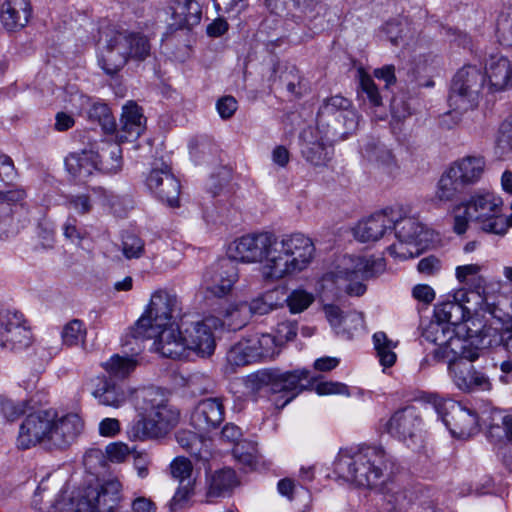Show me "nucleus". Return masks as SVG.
I'll return each mask as SVG.
<instances>
[{"label": "nucleus", "instance_id": "nucleus-1", "mask_svg": "<svg viewBox=\"0 0 512 512\" xmlns=\"http://www.w3.org/2000/svg\"><path fill=\"white\" fill-rule=\"evenodd\" d=\"M227 254L234 262L263 261V278L266 281H279L305 270L314 258L315 246L302 233L278 237L272 232H260L235 239L228 246Z\"/></svg>", "mask_w": 512, "mask_h": 512}, {"label": "nucleus", "instance_id": "nucleus-2", "mask_svg": "<svg viewBox=\"0 0 512 512\" xmlns=\"http://www.w3.org/2000/svg\"><path fill=\"white\" fill-rule=\"evenodd\" d=\"M83 429L84 421L78 412L39 409L28 413L20 424L16 445L21 450L38 445L49 450H64L76 441Z\"/></svg>", "mask_w": 512, "mask_h": 512}, {"label": "nucleus", "instance_id": "nucleus-3", "mask_svg": "<svg viewBox=\"0 0 512 512\" xmlns=\"http://www.w3.org/2000/svg\"><path fill=\"white\" fill-rule=\"evenodd\" d=\"M470 311L450 299L438 304L434 310L438 323L432 324L423 336L438 344L439 350L478 359L484 339L479 330L468 325Z\"/></svg>", "mask_w": 512, "mask_h": 512}, {"label": "nucleus", "instance_id": "nucleus-4", "mask_svg": "<svg viewBox=\"0 0 512 512\" xmlns=\"http://www.w3.org/2000/svg\"><path fill=\"white\" fill-rule=\"evenodd\" d=\"M138 419L130 434L135 439H157L167 435L179 422L180 413L167 402L161 386H139L133 394Z\"/></svg>", "mask_w": 512, "mask_h": 512}, {"label": "nucleus", "instance_id": "nucleus-5", "mask_svg": "<svg viewBox=\"0 0 512 512\" xmlns=\"http://www.w3.org/2000/svg\"><path fill=\"white\" fill-rule=\"evenodd\" d=\"M390 457L381 446H362L350 453H339L334 471L359 487L379 489L384 482Z\"/></svg>", "mask_w": 512, "mask_h": 512}, {"label": "nucleus", "instance_id": "nucleus-6", "mask_svg": "<svg viewBox=\"0 0 512 512\" xmlns=\"http://www.w3.org/2000/svg\"><path fill=\"white\" fill-rule=\"evenodd\" d=\"M216 317H208L202 322L194 323L186 329L187 336H182L179 327L163 330L157 341V351L164 357L180 358L187 349L202 356H210L215 349V339L212 329L221 326Z\"/></svg>", "mask_w": 512, "mask_h": 512}, {"label": "nucleus", "instance_id": "nucleus-7", "mask_svg": "<svg viewBox=\"0 0 512 512\" xmlns=\"http://www.w3.org/2000/svg\"><path fill=\"white\" fill-rule=\"evenodd\" d=\"M179 311V301L175 294L165 290L156 291L152 294L145 313L131 328L129 337L136 341L155 338L153 346L157 351L160 333L165 329L177 327L172 323V319Z\"/></svg>", "mask_w": 512, "mask_h": 512}, {"label": "nucleus", "instance_id": "nucleus-8", "mask_svg": "<svg viewBox=\"0 0 512 512\" xmlns=\"http://www.w3.org/2000/svg\"><path fill=\"white\" fill-rule=\"evenodd\" d=\"M359 125V115L349 99L335 95L324 99L317 113V129L327 140L341 139L353 133Z\"/></svg>", "mask_w": 512, "mask_h": 512}, {"label": "nucleus", "instance_id": "nucleus-9", "mask_svg": "<svg viewBox=\"0 0 512 512\" xmlns=\"http://www.w3.org/2000/svg\"><path fill=\"white\" fill-rule=\"evenodd\" d=\"M485 87V75L475 65H465L454 75L449 93L450 107L459 113L474 110Z\"/></svg>", "mask_w": 512, "mask_h": 512}, {"label": "nucleus", "instance_id": "nucleus-10", "mask_svg": "<svg viewBox=\"0 0 512 512\" xmlns=\"http://www.w3.org/2000/svg\"><path fill=\"white\" fill-rule=\"evenodd\" d=\"M502 206L503 201L499 196L492 192H479L464 204V213L476 221L481 230L504 235L507 232V223Z\"/></svg>", "mask_w": 512, "mask_h": 512}, {"label": "nucleus", "instance_id": "nucleus-11", "mask_svg": "<svg viewBox=\"0 0 512 512\" xmlns=\"http://www.w3.org/2000/svg\"><path fill=\"white\" fill-rule=\"evenodd\" d=\"M392 228L397 243L391 244L388 251L401 260L418 256L431 240L430 232L414 217H394Z\"/></svg>", "mask_w": 512, "mask_h": 512}, {"label": "nucleus", "instance_id": "nucleus-12", "mask_svg": "<svg viewBox=\"0 0 512 512\" xmlns=\"http://www.w3.org/2000/svg\"><path fill=\"white\" fill-rule=\"evenodd\" d=\"M433 397L438 414L454 437L466 439L479 433L480 416L475 409L451 400L436 401Z\"/></svg>", "mask_w": 512, "mask_h": 512}, {"label": "nucleus", "instance_id": "nucleus-13", "mask_svg": "<svg viewBox=\"0 0 512 512\" xmlns=\"http://www.w3.org/2000/svg\"><path fill=\"white\" fill-rule=\"evenodd\" d=\"M384 269V261L380 258L346 256L343 259V266L337 272V277L350 281L346 288L349 295L361 296L366 291L362 281L376 276Z\"/></svg>", "mask_w": 512, "mask_h": 512}, {"label": "nucleus", "instance_id": "nucleus-14", "mask_svg": "<svg viewBox=\"0 0 512 512\" xmlns=\"http://www.w3.org/2000/svg\"><path fill=\"white\" fill-rule=\"evenodd\" d=\"M26 192L17 188L0 191V240H8L16 236L26 224L22 218Z\"/></svg>", "mask_w": 512, "mask_h": 512}, {"label": "nucleus", "instance_id": "nucleus-15", "mask_svg": "<svg viewBox=\"0 0 512 512\" xmlns=\"http://www.w3.org/2000/svg\"><path fill=\"white\" fill-rule=\"evenodd\" d=\"M100 58L102 69L110 75L117 73L129 59L127 34L115 29H106L101 32Z\"/></svg>", "mask_w": 512, "mask_h": 512}, {"label": "nucleus", "instance_id": "nucleus-16", "mask_svg": "<svg viewBox=\"0 0 512 512\" xmlns=\"http://www.w3.org/2000/svg\"><path fill=\"white\" fill-rule=\"evenodd\" d=\"M32 343V333L22 313L0 312V347L10 351H22Z\"/></svg>", "mask_w": 512, "mask_h": 512}, {"label": "nucleus", "instance_id": "nucleus-17", "mask_svg": "<svg viewBox=\"0 0 512 512\" xmlns=\"http://www.w3.org/2000/svg\"><path fill=\"white\" fill-rule=\"evenodd\" d=\"M237 280V265L229 258L218 260L203 275L206 292L219 298L229 294Z\"/></svg>", "mask_w": 512, "mask_h": 512}, {"label": "nucleus", "instance_id": "nucleus-18", "mask_svg": "<svg viewBox=\"0 0 512 512\" xmlns=\"http://www.w3.org/2000/svg\"><path fill=\"white\" fill-rule=\"evenodd\" d=\"M306 380L309 384H340L326 382L323 377L310 376L308 370L281 371L278 368H264L247 375L245 384H299Z\"/></svg>", "mask_w": 512, "mask_h": 512}, {"label": "nucleus", "instance_id": "nucleus-19", "mask_svg": "<svg viewBox=\"0 0 512 512\" xmlns=\"http://www.w3.org/2000/svg\"><path fill=\"white\" fill-rule=\"evenodd\" d=\"M257 390H264L269 396V400L278 409L284 408L303 390L314 391L316 394L323 395H344L351 396L348 386H257Z\"/></svg>", "mask_w": 512, "mask_h": 512}, {"label": "nucleus", "instance_id": "nucleus-20", "mask_svg": "<svg viewBox=\"0 0 512 512\" xmlns=\"http://www.w3.org/2000/svg\"><path fill=\"white\" fill-rule=\"evenodd\" d=\"M146 185L160 201L171 207L178 206L180 183L171 173L168 166L164 165L162 168H153L146 178Z\"/></svg>", "mask_w": 512, "mask_h": 512}, {"label": "nucleus", "instance_id": "nucleus-21", "mask_svg": "<svg viewBox=\"0 0 512 512\" xmlns=\"http://www.w3.org/2000/svg\"><path fill=\"white\" fill-rule=\"evenodd\" d=\"M444 358L449 360V373L455 384H487L488 377L481 371L475 369L472 364L476 359H470L461 354H454L450 350H437Z\"/></svg>", "mask_w": 512, "mask_h": 512}, {"label": "nucleus", "instance_id": "nucleus-22", "mask_svg": "<svg viewBox=\"0 0 512 512\" xmlns=\"http://www.w3.org/2000/svg\"><path fill=\"white\" fill-rule=\"evenodd\" d=\"M166 13L170 15L168 25L171 30L191 29L202 17L201 6L196 0H170Z\"/></svg>", "mask_w": 512, "mask_h": 512}, {"label": "nucleus", "instance_id": "nucleus-23", "mask_svg": "<svg viewBox=\"0 0 512 512\" xmlns=\"http://www.w3.org/2000/svg\"><path fill=\"white\" fill-rule=\"evenodd\" d=\"M223 420L224 406L220 398L201 400L195 407L191 416L193 426L203 432L216 429Z\"/></svg>", "mask_w": 512, "mask_h": 512}, {"label": "nucleus", "instance_id": "nucleus-24", "mask_svg": "<svg viewBox=\"0 0 512 512\" xmlns=\"http://www.w3.org/2000/svg\"><path fill=\"white\" fill-rule=\"evenodd\" d=\"M421 427V416L412 406L396 411L388 422V432L402 441L416 437Z\"/></svg>", "mask_w": 512, "mask_h": 512}, {"label": "nucleus", "instance_id": "nucleus-25", "mask_svg": "<svg viewBox=\"0 0 512 512\" xmlns=\"http://www.w3.org/2000/svg\"><path fill=\"white\" fill-rule=\"evenodd\" d=\"M324 312L336 335L351 339L353 333L359 330L364 323L361 313L349 311L344 313L338 306L328 304L324 306Z\"/></svg>", "mask_w": 512, "mask_h": 512}, {"label": "nucleus", "instance_id": "nucleus-26", "mask_svg": "<svg viewBox=\"0 0 512 512\" xmlns=\"http://www.w3.org/2000/svg\"><path fill=\"white\" fill-rule=\"evenodd\" d=\"M393 223L394 216L386 211L375 213L355 226L354 236L361 242H374L390 231Z\"/></svg>", "mask_w": 512, "mask_h": 512}, {"label": "nucleus", "instance_id": "nucleus-27", "mask_svg": "<svg viewBox=\"0 0 512 512\" xmlns=\"http://www.w3.org/2000/svg\"><path fill=\"white\" fill-rule=\"evenodd\" d=\"M145 129V118L141 108L134 102L123 106L120 118V127L116 130V139L119 142L136 140Z\"/></svg>", "mask_w": 512, "mask_h": 512}, {"label": "nucleus", "instance_id": "nucleus-28", "mask_svg": "<svg viewBox=\"0 0 512 512\" xmlns=\"http://www.w3.org/2000/svg\"><path fill=\"white\" fill-rule=\"evenodd\" d=\"M449 168L466 188L481 180L486 169V160L481 155H466L454 161Z\"/></svg>", "mask_w": 512, "mask_h": 512}, {"label": "nucleus", "instance_id": "nucleus-29", "mask_svg": "<svg viewBox=\"0 0 512 512\" xmlns=\"http://www.w3.org/2000/svg\"><path fill=\"white\" fill-rule=\"evenodd\" d=\"M490 92H502L512 88V63L503 56H492L484 73Z\"/></svg>", "mask_w": 512, "mask_h": 512}, {"label": "nucleus", "instance_id": "nucleus-30", "mask_svg": "<svg viewBox=\"0 0 512 512\" xmlns=\"http://www.w3.org/2000/svg\"><path fill=\"white\" fill-rule=\"evenodd\" d=\"M30 0H5L0 9V20L7 31L24 28L31 17Z\"/></svg>", "mask_w": 512, "mask_h": 512}, {"label": "nucleus", "instance_id": "nucleus-31", "mask_svg": "<svg viewBox=\"0 0 512 512\" xmlns=\"http://www.w3.org/2000/svg\"><path fill=\"white\" fill-rule=\"evenodd\" d=\"M257 349L252 345V338L248 336L234 344L227 353L226 364L223 367L225 374H232L236 366H244L258 359Z\"/></svg>", "mask_w": 512, "mask_h": 512}, {"label": "nucleus", "instance_id": "nucleus-32", "mask_svg": "<svg viewBox=\"0 0 512 512\" xmlns=\"http://www.w3.org/2000/svg\"><path fill=\"white\" fill-rule=\"evenodd\" d=\"M67 171L80 181H84L98 169L97 154L94 151L71 153L65 159Z\"/></svg>", "mask_w": 512, "mask_h": 512}, {"label": "nucleus", "instance_id": "nucleus-33", "mask_svg": "<svg viewBox=\"0 0 512 512\" xmlns=\"http://www.w3.org/2000/svg\"><path fill=\"white\" fill-rule=\"evenodd\" d=\"M303 137L301 153L305 160L315 167L327 166L334 152L333 147L327 143L329 140L325 136L321 137L320 140H306V132H304Z\"/></svg>", "mask_w": 512, "mask_h": 512}, {"label": "nucleus", "instance_id": "nucleus-34", "mask_svg": "<svg viewBox=\"0 0 512 512\" xmlns=\"http://www.w3.org/2000/svg\"><path fill=\"white\" fill-rule=\"evenodd\" d=\"M62 489L57 483H52L49 478L41 481L33 497V505L39 509L54 508L60 512L66 510L65 504L60 500Z\"/></svg>", "mask_w": 512, "mask_h": 512}, {"label": "nucleus", "instance_id": "nucleus-35", "mask_svg": "<svg viewBox=\"0 0 512 512\" xmlns=\"http://www.w3.org/2000/svg\"><path fill=\"white\" fill-rule=\"evenodd\" d=\"M119 141L104 142L97 154L98 170L105 174H116L123 166L122 149Z\"/></svg>", "mask_w": 512, "mask_h": 512}, {"label": "nucleus", "instance_id": "nucleus-36", "mask_svg": "<svg viewBox=\"0 0 512 512\" xmlns=\"http://www.w3.org/2000/svg\"><path fill=\"white\" fill-rule=\"evenodd\" d=\"M138 388L139 386L136 388L127 386H98L93 395L100 404L118 408L126 403L127 400L132 401L134 404V396L132 394Z\"/></svg>", "mask_w": 512, "mask_h": 512}, {"label": "nucleus", "instance_id": "nucleus-37", "mask_svg": "<svg viewBox=\"0 0 512 512\" xmlns=\"http://www.w3.org/2000/svg\"><path fill=\"white\" fill-rule=\"evenodd\" d=\"M440 64V58L431 50L426 41H419L414 49L413 74L417 78L421 74L435 70Z\"/></svg>", "mask_w": 512, "mask_h": 512}, {"label": "nucleus", "instance_id": "nucleus-38", "mask_svg": "<svg viewBox=\"0 0 512 512\" xmlns=\"http://www.w3.org/2000/svg\"><path fill=\"white\" fill-rule=\"evenodd\" d=\"M499 420L500 423H492L488 429V435L492 439H501L502 433L506 437L509 447L505 453H503L504 464L512 470V415L502 416L499 413H495L492 420Z\"/></svg>", "mask_w": 512, "mask_h": 512}, {"label": "nucleus", "instance_id": "nucleus-39", "mask_svg": "<svg viewBox=\"0 0 512 512\" xmlns=\"http://www.w3.org/2000/svg\"><path fill=\"white\" fill-rule=\"evenodd\" d=\"M222 439L227 442L235 443L233 455L246 465H252L255 462V447L249 444V451L244 452V444L239 440L242 437L241 429L234 424H226L221 432Z\"/></svg>", "mask_w": 512, "mask_h": 512}, {"label": "nucleus", "instance_id": "nucleus-40", "mask_svg": "<svg viewBox=\"0 0 512 512\" xmlns=\"http://www.w3.org/2000/svg\"><path fill=\"white\" fill-rule=\"evenodd\" d=\"M136 366L137 360L135 358L118 354L113 355L103 364V368L108 373L111 381L125 380L135 370Z\"/></svg>", "mask_w": 512, "mask_h": 512}, {"label": "nucleus", "instance_id": "nucleus-41", "mask_svg": "<svg viewBox=\"0 0 512 512\" xmlns=\"http://www.w3.org/2000/svg\"><path fill=\"white\" fill-rule=\"evenodd\" d=\"M465 187L456 176L453 175V172H450V168H448L440 177L437 188L435 191L434 199L439 202H449L454 200Z\"/></svg>", "mask_w": 512, "mask_h": 512}, {"label": "nucleus", "instance_id": "nucleus-42", "mask_svg": "<svg viewBox=\"0 0 512 512\" xmlns=\"http://www.w3.org/2000/svg\"><path fill=\"white\" fill-rule=\"evenodd\" d=\"M364 155L370 161L391 172L395 164L394 156L390 149L380 142L368 143L364 148Z\"/></svg>", "mask_w": 512, "mask_h": 512}, {"label": "nucleus", "instance_id": "nucleus-43", "mask_svg": "<svg viewBox=\"0 0 512 512\" xmlns=\"http://www.w3.org/2000/svg\"><path fill=\"white\" fill-rule=\"evenodd\" d=\"M482 266L479 264H467L457 266L455 270L456 278L459 282L471 286L476 291V296L480 298L481 291L484 289L485 280L480 275Z\"/></svg>", "mask_w": 512, "mask_h": 512}, {"label": "nucleus", "instance_id": "nucleus-44", "mask_svg": "<svg viewBox=\"0 0 512 512\" xmlns=\"http://www.w3.org/2000/svg\"><path fill=\"white\" fill-rule=\"evenodd\" d=\"M372 338L380 364L384 367L394 365L396 361V353L394 352L396 343L389 339L386 333L382 331L374 333Z\"/></svg>", "mask_w": 512, "mask_h": 512}, {"label": "nucleus", "instance_id": "nucleus-45", "mask_svg": "<svg viewBox=\"0 0 512 512\" xmlns=\"http://www.w3.org/2000/svg\"><path fill=\"white\" fill-rule=\"evenodd\" d=\"M236 485L237 477L234 470L230 468L221 469L212 476L208 494L211 496H219Z\"/></svg>", "mask_w": 512, "mask_h": 512}, {"label": "nucleus", "instance_id": "nucleus-46", "mask_svg": "<svg viewBox=\"0 0 512 512\" xmlns=\"http://www.w3.org/2000/svg\"><path fill=\"white\" fill-rule=\"evenodd\" d=\"M252 345L255 346L258 359L273 358L279 354L281 346L277 339L271 334H253Z\"/></svg>", "mask_w": 512, "mask_h": 512}, {"label": "nucleus", "instance_id": "nucleus-47", "mask_svg": "<svg viewBox=\"0 0 512 512\" xmlns=\"http://www.w3.org/2000/svg\"><path fill=\"white\" fill-rule=\"evenodd\" d=\"M86 113L89 119L97 121L107 132H113L116 130V123L107 104L101 102H90V106L86 110Z\"/></svg>", "mask_w": 512, "mask_h": 512}, {"label": "nucleus", "instance_id": "nucleus-48", "mask_svg": "<svg viewBox=\"0 0 512 512\" xmlns=\"http://www.w3.org/2000/svg\"><path fill=\"white\" fill-rule=\"evenodd\" d=\"M128 56L135 61H143L150 55L151 46L148 39L140 34H127Z\"/></svg>", "mask_w": 512, "mask_h": 512}, {"label": "nucleus", "instance_id": "nucleus-49", "mask_svg": "<svg viewBox=\"0 0 512 512\" xmlns=\"http://www.w3.org/2000/svg\"><path fill=\"white\" fill-rule=\"evenodd\" d=\"M62 341L67 346H76L84 342L86 337V327L79 319L69 321L62 330Z\"/></svg>", "mask_w": 512, "mask_h": 512}, {"label": "nucleus", "instance_id": "nucleus-50", "mask_svg": "<svg viewBox=\"0 0 512 512\" xmlns=\"http://www.w3.org/2000/svg\"><path fill=\"white\" fill-rule=\"evenodd\" d=\"M285 302L289 311L297 314L305 311L314 302V296L304 289H295L290 292Z\"/></svg>", "mask_w": 512, "mask_h": 512}, {"label": "nucleus", "instance_id": "nucleus-51", "mask_svg": "<svg viewBox=\"0 0 512 512\" xmlns=\"http://www.w3.org/2000/svg\"><path fill=\"white\" fill-rule=\"evenodd\" d=\"M498 38L504 47H512V3L505 7L498 19Z\"/></svg>", "mask_w": 512, "mask_h": 512}, {"label": "nucleus", "instance_id": "nucleus-52", "mask_svg": "<svg viewBox=\"0 0 512 512\" xmlns=\"http://www.w3.org/2000/svg\"><path fill=\"white\" fill-rule=\"evenodd\" d=\"M179 444L186 448L192 455H195L201 460H208L209 452L202 451L201 447L204 445L199 437L191 432H182L177 436Z\"/></svg>", "mask_w": 512, "mask_h": 512}, {"label": "nucleus", "instance_id": "nucleus-53", "mask_svg": "<svg viewBox=\"0 0 512 512\" xmlns=\"http://www.w3.org/2000/svg\"><path fill=\"white\" fill-rule=\"evenodd\" d=\"M249 309V311L256 314H267L274 308L276 304L273 302V292H268L256 299H254L248 306L246 303H241L235 307V310Z\"/></svg>", "mask_w": 512, "mask_h": 512}, {"label": "nucleus", "instance_id": "nucleus-54", "mask_svg": "<svg viewBox=\"0 0 512 512\" xmlns=\"http://www.w3.org/2000/svg\"><path fill=\"white\" fill-rule=\"evenodd\" d=\"M1 411L7 420L15 421L20 416L29 412L28 403H26L25 400L14 401L11 399H4L1 401Z\"/></svg>", "mask_w": 512, "mask_h": 512}, {"label": "nucleus", "instance_id": "nucleus-55", "mask_svg": "<svg viewBox=\"0 0 512 512\" xmlns=\"http://www.w3.org/2000/svg\"><path fill=\"white\" fill-rule=\"evenodd\" d=\"M122 250L128 259L139 258L143 254L144 243L139 237L127 234L123 237Z\"/></svg>", "mask_w": 512, "mask_h": 512}, {"label": "nucleus", "instance_id": "nucleus-56", "mask_svg": "<svg viewBox=\"0 0 512 512\" xmlns=\"http://www.w3.org/2000/svg\"><path fill=\"white\" fill-rule=\"evenodd\" d=\"M95 200L90 194H77L68 198V207L80 215L87 214L91 211Z\"/></svg>", "mask_w": 512, "mask_h": 512}, {"label": "nucleus", "instance_id": "nucleus-57", "mask_svg": "<svg viewBox=\"0 0 512 512\" xmlns=\"http://www.w3.org/2000/svg\"><path fill=\"white\" fill-rule=\"evenodd\" d=\"M68 97L65 98V102H67L71 109L77 113L86 112L88 107L90 106L91 99L79 92L74 87H70L67 90Z\"/></svg>", "mask_w": 512, "mask_h": 512}, {"label": "nucleus", "instance_id": "nucleus-58", "mask_svg": "<svg viewBox=\"0 0 512 512\" xmlns=\"http://www.w3.org/2000/svg\"><path fill=\"white\" fill-rule=\"evenodd\" d=\"M274 337L282 347L286 342L293 340L297 335V322L293 320H285L278 323Z\"/></svg>", "mask_w": 512, "mask_h": 512}, {"label": "nucleus", "instance_id": "nucleus-59", "mask_svg": "<svg viewBox=\"0 0 512 512\" xmlns=\"http://www.w3.org/2000/svg\"><path fill=\"white\" fill-rule=\"evenodd\" d=\"M217 9L230 17H236L249 5V0H213Z\"/></svg>", "mask_w": 512, "mask_h": 512}, {"label": "nucleus", "instance_id": "nucleus-60", "mask_svg": "<svg viewBox=\"0 0 512 512\" xmlns=\"http://www.w3.org/2000/svg\"><path fill=\"white\" fill-rule=\"evenodd\" d=\"M360 86L362 91L367 95L370 103L373 106H380L382 104V98L375 85L373 79L367 74H361Z\"/></svg>", "mask_w": 512, "mask_h": 512}, {"label": "nucleus", "instance_id": "nucleus-61", "mask_svg": "<svg viewBox=\"0 0 512 512\" xmlns=\"http://www.w3.org/2000/svg\"><path fill=\"white\" fill-rule=\"evenodd\" d=\"M280 82L291 95L297 96L300 94L298 87L301 80L298 70L295 67L287 68L286 71L280 75Z\"/></svg>", "mask_w": 512, "mask_h": 512}, {"label": "nucleus", "instance_id": "nucleus-62", "mask_svg": "<svg viewBox=\"0 0 512 512\" xmlns=\"http://www.w3.org/2000/svg\"><path fill=\"white\" fill-rule=\"evenodd\" d=\"M171 473L174 478L180 480L182 484L189 479L192 473V464L190 460L184 457H178L171 463Z\"/></svg>", "mask_w": 512, "mask_h": 512}, {"label": "nucleus", "instance_id": "nucleus-63", "mask_svg": "<svg viewBox=\"0 0 512 512\" xmlns=\"http://www.w3.org/2000/svg\"><path fill=\"white\" fill-rule=\"evenodd\" d=\"M106 456L111 462L121 463L124 462L130 455V449L127 444L123 442L111 443L106 447Z\"/></svg>", "mask_w": 512, "mask_h": 512}, {"label": "nucleus", "instance_id": "nucleus-64", "mask_svg": "<svg viewBox=\"0 0 512 512\" xmlns=\"http://www.w3.org/2000/svg\"><path fill=\"white\" fill-rule=\"evenodd\" d=\"M441 267V260L436 256L431 255L424 257L419 261L417 270L423 275L432 276L437 274L441 270Z\"/></svg>", "mask_w": 512, "mask_h": 512}]
</instances>
